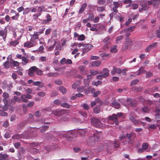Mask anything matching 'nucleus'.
Here are the masks:
<instances>
[{"label": "nucleus", "instance_id": "nucleus-1", "mask_svg": "<svg viewBox=\"0 0 160 160\" xmlns=\"http://www.w3.org/2000/svg\"><path fill=\"white\" fill-rule=\"evenodd\" d=\"M91 122L92 125L95 127H100L102 126L101 121L96 118H92L91 119Z\"/></svg>", "mask_w": 160, "mask_h": 160}, {"label": "nucleus", "instance_id": "nucleus-2", "mask_svg": "<svg viewBox=\"0 0 160 160\" xmlns=\"http://www.w3.org/2000/svg\"><path fill=\"white\" fill-rule=\"evenodd\" d=\"M98 134L94 133L93 134V137H90L88 138L87 142V144L90 145L92 143L94 142L97 139H98Z\"/></svg>", "mask_w": 160, "mask_h": 160}, {"label": "nucleus", "instance_id": "nucleus-3", "mask_svg": "<svg viewBox=\"0 0 160 160\" xmlns=\"http://www.w3.org/2000/svg\"><path fill=\"white\" fill-rule=\"evenodd\" d=\"M126 40L124 45L122 46V50L123 51L126 50L128 47H131L132 45V42L129 39V38L127 39L126 38Z\"/></svg>", "mask_w": 160, "mask_h": 160}, {"label": "nucleus", "instance_id": "nucleus-4", "mask_svg": "<svg viewBox=\"0 0 160 160\" xmlns=\"http://www.w3.org/2000/svg\"><path fill=\"white\" fill-rule=\"evenodd\" d=\"M148 5H152L154 7H157L160 3V0H150L148 1Z\"/></svg>", "mask_w": 160, "mask_h": 160}, {"label": "nucleus", "instance_id": "nucleus-5", "mask_svg": "<svg viewBox=\"0 0 160 160\" xmlns=\"http://www.w3.org/2000/svg\"><path fill=\"white\" fill-rule=\"evenodd\" d=\"M36 44L35 41H27L24 43L23 46L24 47L29 48L35 46Z\"/></svg>", "mask_w": 160, "mask_h": 160}, {"label": "nucleus", "instance_id": "nucleus-6", "mask_svg": "<svg viewBox=\"0 0 160 160\" xmlns=\"http://www.w3.org/2000/svg\"><path fill=\"white\" fill-rule=\"evenodd\" d=\"M74 37L75 38H77V40L78 41H82L85 39V37L84 34H82L79 35L77 33H74Z\"/></svg>", "mask_w": 160, "mask_h": 160}, {"label": "nucleus", "instance_id": "nucleus-7", "mask_svg": "<svg viewBox=\"0 0 160 160\" xmlns=\"http://www.w3.org/2000/svg\"><path fill=\"white\" fill-rule=\"evenodd\" d=\"M109 119L110 120L114 121L116 125H118L119 122L118 120V118L116 114H113L112 115L109 117Z\"/></svg>", "mask_w": 160, "mask_h": 160}, {"label": "nucleus", "instance_id": "nucleus-8", "mask_svg": "<svg viewBox=\"0 0 160 160\" xmlns=\"http://www.w3.org/2000/svg\"><path fill=\"white\" fill-rule=\"evenodd\" d=\"M7 34V30L6 28L4 30H0V36L2 38L4 41L6 40Z\"/></svg>", "mask_w": 160, "mask_h": 160}, {"label": "nucleus", "instance_id": "nucleus-9", "mask_svg": "<svg viewBox=\"0 0 160 160\" xmlns=\"http://www.w3.org/2000/svg\"><path fill=\"white\" fill-rule=\"evenodd\" d=\"M15 102H21L22 100L21 98L16 96H14L13 98H12L11 100V104L13 105L15 104Z\"/></svg>", "mask_w": 160, "mask_h": 160}, {"label": "nucleus", "instance_id": "nucleus-10", "mask_svg": "<svg viewBox=\"0 0 160 160\" xmlns=\"http://www.w3.org/2000/svg\"><path fill=\"white\" fill-rule=\"evenodd\" d=\"M93 46L92 45L89 44H85L84 46V48L82 50L83 53H85L88 52L90 48H92Z\"/></svg>", "mask_w": 160, "mask_h": 160}, {"label": "nucleus", "instance_id": "nucleus-11", "mask_svg": "<svg viewBox=\"0 0 160 160\" xmlns=\"http://www.w3.org/2000/svg\"><path fill=\"white\" fill-rule=\"evenodd\" d=\"M47 9L45 8L43 5H41L38 7V12L41 15L42 12H47Z\"/></svg>", "mask_w": 160, "mask_h": 160}, {"label": "nucleus", "instance_id": "nucleus-12", "mask_svg": "<svg viewBox=\"0 0 160 160\" xmlns=\"http://www.w3.org/2000/svg\"><path fill=\"white\" fill-rule=\"evenodd\" d=\"M37 33V32H35L33 34L30 35L31 37L30 41H35L36 39H38V36Z\"/></svg>", "mask_w": 160, "mask_h": 160}, {"label": "nucleus", "instance_id": "nucleus-13", "mask_svg": "<svg viewBox=\"0 0 160 160\" xmlns=\"http://www.w3.org/2000/svg\"><path fill=\"white\" fill-rule=\"evenodd\" d=\"M101 73L102 75L103 78H105L109 76V71L108 69L104 68L102 70V72H101Z\"/></svg>", "mask_w": 160, "mask_h": 160}, {"label": "nucleus", "instance_id": "nucleus-14", "mask_svg": "<svg viewBox=\"0 0 160 160\" xmlns=\"http://www.w3.org/2000/svg\"><path fill=\"white\" fill-rule=\"evenodd\" d=\"M158 43L157 42H154L152 44L148 45L145 51L146 52H149L150 51L151 49L155 47Z\"/></svg>", "mask_w": 160, "mask_h": 160}, {"label": "nucleus", "instance_id": "nucleus-15", "mask_svg": "<svg viewBox=\"0 0 160 160\" xmlns=\"http://www.w3.org/2000/svg\"><path fill=\"white\" fill-rule=\"evenodd\" d=\"M122 70L120 68H116L114 67L112 71L111 72V74L114 75L115 73L120 74L121 73Z\"/></svg>", "mask_w": 160, "mask_h": 160}, {"label": "nucleus", "instance_id": "nucleus-16", "mask_svg": "<svg viewBox=\"0 0 160 160\" xmlns=\"http://www.w3.org/2000/svg\"><path fill=\"white\" fill-rule=\"evenodd\" d=\"M79 135L81 137H83L86 135V130L85 129H79L78 130Z\"/></svg>", "mask_w": 160, "mask_h": 160}, {"label": "nucleus", "instance_id": "nucleus-17", "mask_svg": "<svg viewBox=\"0 0 160 160\" xmlns=\"http://www.w3.org/2000/svg\"><path fill=\"white\" fill-rule=\"evenodd\" d=\"M86 68V66L84 65H80L78 67V69L81 72H83V74H86L87 73L88 71L86 70L84 71L85 68Z\"/></svg>", "mask_w": 160, "mask_h": 160}, {"label": "nucleus", "instance_id": "nucleus-18", "mask_svg": "<svg viewBox=\"0 0 160 160\" xmlns=\"http://www.w3.org/2000/svg\"><path fill=\"white\" fill-rule=\"evenodd\" d=\"M65 135V137L67 139L71 138H73L74 134L72 132H66Z\"/></svg>", "mask_w": 160, "mask_h": 160}, {"label": "nucleus", "instance_id": "nucleus-19", "mask_svg": "<svg viewBox=\"0 0 160 160\" xmlns=\"http://www.w3.org/2000/svg\"><path fill=\"white\" fill-rule=\"evenodd\" d=\"M81 82L80 80H79L74 82L72 86V88L73 89L76 88L77 87L81 85Z\"/></svg>", "mask_w": 160, "mask_h": 160}, {"label": "nucleus", "instance_id": "nucleus-20", "mask_svg": "<svg viewBox=\"0 0 160 160\" xmlns=\"http://www.w3.org/2000/svg\"><path fill=\"white\" fill-rule=\"evenodd\" d=\"M112 104L113 107L116 109H119L120 106L119 103L116 101H114L112 102Z\"/></svg>", "mask_w": 160, "mask_h": 160}, {"label": "nucleus", "instance_id": "nucleus-21", "mask_svg": "<svg viewBox=\"0 0 160 160\" xmlns=\"http://www.w3.org/2000/svg\"><path fill=\"white\" fill-rule=\"evenodd\" d=\"M63 111H53L52 113L55 116H59L62 115L63 114Z\"/></svg>", "mask_w": 160, "mask_h": 160}, {"label": "nucleus", "instance_id": "nucleus-22", "mask_svg": "<svg viewBox=\"0 0 160 160\" xmlns=\"http://www.w3.org/2000/svg\"><path fill=\"white\" fill-rule=\"evenodd\" d=\"M28 58V56L26 57H23L22 58V63L23 65H26L29 62V60L27 59Z\"/></svg>", "mask_w": 160, "mask_h": 160}, {"label": "nucleus", "instance_id": "nucleus-23", "mask_svg": "<svg viewBox=\"0 0 160 160\" xmlns=\"http://www.w3.org/2000/svg\"><path fill=\"white\" fill-rule=\"evenodd\" d=\"M20 139H27L29 137V135L26 133H24L21 134H19Z\"/></svg>", "mask_w": 160, "mask_h": 160}, {"label": "nucleus", "instance_id": "nucleus-24", "mask_svg": "<svg viewBox=\"0 0 160 160\" xmlns=\"http://www.w3.org/2000/svg\"><path fill=\"white\" fill-rule=\"evenodd\" d=\"M117 46L116 45H114L110 48V51L112 52H116L118 51Z\"/></svg>", "mask_w": 160, "mask_h": 160}, {"label": "nucleus", "instance_id": "nucleus-25", "mask_svg": "<svg viewBox=\"0 0 160 160\" xmlns=\"http://www.w3.org/2000/svg\"><path fill=\"white\" fill-rule=\"evenodd\" d=\"M87 6V4L86 3H84V4H83L82 5L80 9L79 10L78 13L79 14H81L83 12V11L84 10L85 8Z\"/></svg>", "mask_w": 160, "mask_h": 160}, {"label": "nucleus", "instance_id": "nucleus-26", "mask_svg": "<svg viewBox=\"0 0 160 160\" xmlns=\"http://www.w3.org/2000/svg\"><path fill=\"white\" fill-rule=\"evenodd\" d=\"M142 8H139V12H141L142 11V10H143L144 11L146 10H147L149 8V6L147 5H142Z\"/></svg>", "mask_w": 160, "mask_h": 160}, {"label": "nucleus", "instance_id": "nucleus-27", "mask_svg": "<svg viewBox=\"0 0 160 160\" xmlns=\"http://www.w3.org/2000/svg\"><path fill=\"white\" fill-rule=\"evenodd\" d=\"M101 62L98 61H95L92 62V65L93 67H97L99 66Z\"/></svg>", "mask_w": 160, "mask_h": 160}, {"label": "nucleus", "instance_id": "nucleus-28", "mask_svg": "<svg viewBox=\"0 0 160 160\" xmlns=\"http://www.w3.org/2000/svg\"><path fill=\"white\" fill-rule=\"evenodd\" d=\"M135 27H136L135 26H131L125 29L124 30V32H128V31L132 32L133 31L134 29L135 28Z\"/></svg>", "mask_w": 160, "mask_h": 160}, {"label": "nucleus", "instance_id": "nucleus-29", "mask_svg": "<svg viewBox=\"0 0 160 160\" xmlns=\"http://www.w3.org/2000/svg\"><path fill=\"white\" fill-rule=\"evenodd\" d=\"M90 73L93 75H96L98 73L101 74V71H100L98 72L97 71H95L93 69H90Z\"/></svg>", "mask_w": 160, "mask_h": 160}, {"label": "nucleus", "instance_id": "nucleus-30", "mask_svg": "<svg viewBox=\"0 0 160 160\" xmlns=\"http://www.w3.org/2000/svg\"><path fill=\"white\" fill-rule=\"evenodd\" d=\"M8 155L6 154H0V160H5L6 158H8Z\"/></svg>", "mask_w": 160, "mask_h": 160}, {"label": "nucleus", "instance_id": "nucleus-31", "mask_svg": "<svg viewBox=\"0 0 160 160\" xmlns=\"http://www.w3.org/2000/svg\"><path fill=\"white\" fill-rule=\"evenodd\" d=\"M21 99L22 102H28V100L27 99V97L26 95H22L21 96Z\"/></svg>", "mask_w": 160, "mask_h": 160}, {"label": "nucleus", "instance_id": "nucleus-32", "mask_svg": "<svg viewBox=\"0 0 160 160\" xmlns=\"http://www.w3.org/2000/svg\"><path fill=\"white\" fill-rule=\"evenodd\" d=\"M59 90L63 94H65L67 92L66 89L63 86L60 87Z\"/></svg>", "mask_w": 160, "mask_h": 160}, {"label": "nucleus", "instance_id": "nucleus-33", "mask_svg": "<svg viewBox=\"0 0 160 160\" xmlns=\"http://www.w3.org/2000/svg\"><path fill=\"white\" fill-rule=\"evenodd\" d=\"M120 142L118 140H116L114 142V146L115 148L119 147L120 145Z\"/></svg>", "mask_w": 160, "mask_h": 160}, {"label": "nucleus", "instance_id": "nucleus-34", "mask_svg": "<svg viewBox=\"0 0 160 160\" xmlns=\"http://www.w3.org/2000/svg\"><path fill=\"white\" fill-rule=\"evenodd\" d=\"M48 126L47 125L44 126L42 127L40 130V132L42 133H43L45 132L46 130L48 129Z\"/></svg>", "mask_w": 160, "mask_h": 160}, {"label": "nucleus", "instance_id": "nucleus-35", "mask_svg": "<svg viewBox=\"0 0 160 160\" xmlns=\"http://www.w3.org/2000/svg\"><path fill=\"white\" fill-rule=\"evenodd\" d=\"M137 104V101L136 100H133L130 102V105L132 107H135Z\"/></svg>", "mask_w": 160, "mask_h": 160}, {"label": "nucleus", "instance_id": "nucleus-36", "mask_svg": "<svg viewBox=\"0 0 160 160\" xmlns=\"http://www.w3.org/2000/svg\"><path fill=\"white\" fill-rule=\"evenodd\" d=\"M159 88L158 87H154L149 89V91L151 92H153L156 91H158Z\"/></svg>", "mask_w": 160, "mask_h": 160}, {"label": "nucleus", "instance_id": "nucleus-37", "mask_svg": "<svg viewBox=\"0 0 160 160\" xmlns=\"http://www.w3.org/2000/svg\"><path fill=\"white\" fill-rule=\"evenodd\" d=\"M105 7L104 6L102 7H97V10L98 12H102L105 11Z\"/></svg>", "mask_w": 160, "mask_h": 160}, {"label": "nucleus", "instance_id": "nucleus-38", "mask_svg": "<svg viewBox=\"0 0 160 160\" xmlns=\"http://www.w3.org/2000/svg\"><path fill=\"white\" fill-rule=\"evenodd\" d=\"M149 144L148 143H144L142 145V148L143 150H145L148 148Z\"/></svg>", "mask_w": 160, "mask_h": 160}, {"label": "nucleus", "instance_id": "nucleus-39", "mask_svg": "<svg viewBox=\"0 0 160 160\" xmlns=\"http://www.w3.org/2000/svg\"><path fill=\"white\" fill-rule=\"evenodd\" d=\"M19 43L18 40H14L12 41L10 43V44L13 46H15Z\"/></svg>", "mask_w": 160, "mask_h": 160}, {"label": "nucleus", "instance_id": "nucleus-40", "mask_svg": "<svg viewBox=\"0 0 160 160\" xmlns=\"http://www.w3.org/2000/svg\"><path fill=\"white\" fill-rule=\"evenodd\" d=\"M110 39V37L108 36L107 37L105 38L103 40V43L105 44H108L109 45L110 42L108 41Z\"/></svg>", "mask_w": 160, "mask_h": 160}, {"label": "nucleus", "instance_id": "nucleus-41", "mask_svg": "<svg viewBox=\"0 0 160 160\" xmlns=\"http://www.w3.org/2000/svg\"><path fill=\"white\" fill-rule=\"evenodd\" d=\"M30 11V8H27L23 10V15L27 14Z\"/></svg>", "mask_w": 160, "mask_h": 160}, {"label": "nucleus", "instance_id": "nucleus-42", "mask_svg": "<svg viewBox=\"0 0 160 160\" xmlns=\"http://www.w3.org/2000/svg\"><path fill=\"white\" fill-rule=\"evenodd\" d=\"M82 45V43H78L76 42L72 43L71 45L70 46L71 47H73L74 46H77V45H78V47L79 48H80Z\"/></svg>", "mask_w": 160, "mask_h": 160}, {"label": "nucleus", "instance_id": "nucleus-43", "mask_svg": "<svg viewBox=\"0 0 160 160\" xmlns=\"http://www.w3.org/2000/svg\"><path fill=\"white\" fill-rule=\"evenodd\" d=\"M145 71L144 70L143 67H142L140 68L138 70V72L137 73L138 75L142 74Z\"/></svg>", "mask_w": 160, "mask_h": 160}, {"label": "nucleus", "instance_id": "nucleus-44", "mask_svg": "<svg viewBox=\"0 0 160 160\" xmlns=\"http://www.w3.org/2000/svg\"><path fill=\"white\" fill-rule=\"evenodd\" d=\"M12 138L13 139H19L20 135L19 134H14L12 137Z\"/></svg>", "mask_w": 160, "mask_h": 160}, {"label": "nucleus", "instance_id": "nucleus-45", "mask_svg": "<svg viewBox=\"0 0 160 160\" xmlns=\"http://www.w3.org/2000/svg\"><path fill=\"white\" fill-rule=\"evenodd\" d=\"M83 82L86 87H88L89 86V82L87 79H83Z\"/></svg>", "mask_w": 160, "mask_h": 160}, {"label": "nucleus", "instance_id": "nucleus-46", "mask_svg": "<svg viewBox=\"0 0 160 160\" xmlns=\"http://www.w3.org/2000/svg\"><path fill=\"white\" fill-rule=\"evenodd\" d=\"M19 16V14L18 13H16L15 16H12L11 17L12 20H17V19Z\"/></svg>", "mask_w": 160, "mask_h": 160}, {"label": "nucleus", "instance_id": "nucleus-47", "mask_svg": "<svg viewBox=\"0 0 160 160\" xmlns=\"http://www.w3.org/2000/svg\"><path fill=\"white\" fill-rule=\"evenodd\" d=\"M123 38V36L122 35L116 38V42L117 43H118L119 41Z\"/></svg>", "mask_w": 160, "mask_h": 160}, {"label": "nucleus", "instance_id": "nucleus-48", "mask_svg": "<svg viewBox=\"0 0 160 160\" xmlns=\"http://www.w3.org/2000/svg\"><path fill=\"white\" fill-rule=\"evenodd\" d=\"M11 63L13 66H18L19 64L18 62L15 61H13Z\"/></svg>", "mask_w": 160, "mask_h": 160}, {"label": "nucleus", "instance_id": "nucleus-49", "mask_svg": "<svg viewBox=\"0 0 160 160\" xmlns=\"http://www.w3.org/2000/svg\"><path fill=\"white\" fill-rule=\"evenodd\" d=\"M85 90V87L84 86H82L79 87L78 88V92H82Z\"/></svg>", "mask_w": 160, "mask_h": 160}, {"label": "nucleus", "instance_id": "nucleus-50", "mask_svg": "<svg viewBox=\"0 0 160 160\" xmlns=\"http://www.w3.org/2000/svg\"><path fill=\"white\" fill-rule=\"evenodd\" d=\"M57 74L56 73L50 72L47 74V76L48 77L57 76Z\"/></svg>", "mask_w": 160, "mask_h": 160}, {"label": "nucleus", "instance_id": "nucleus-51", "mask_svg": "<svg viewBox=\"0 0 160 160\" xmlns=\"http://www.w3.org/2000/svg\"><path fill=\"white\" fill-rule=\"evenodd\" d=\"M60 105L62 107H65L67 108H68L69 107V104L67 103H61Z\"/></svg>", "mask_w": 160, "mask_h": 160}, {"label": "nucleus", "instance_id": "nucleus-52", "mask_svg": "<svg viewBox=\"0 0 160 160\" xmlns=\"http://www.w3.org/2000/svg\"><path fill=\"white\" fill-rule=\"evenodd\" d=\"M94 18V16L93 14L90 13L88 15V18L90 21H92L93 20Z\"/></svg>", "mask_w": 160, "mask_h": 160}, {"label": "nucleus", "instance_id": "nucleus-53", "mask_svg": "<svg viewBox=\"0 0 160 160\" xmlns=\"http://www.w3.org/2000/svg\"><path fill=\"white\" fill-rule=\"evenodd\" d=\"M25 91L27 94H30L32 93V90L31 88H28L26 89Z\"/></svg>", "mask_w": 160, "mask_h": 160}, {"label": "nucleus", "instance_id": "nucleus-54", "mask_svg": "<svg viewBox=\"0 0 160 160\" xmlns=\"http://www.w3.org/2000/svg\"><path fill=\"white\" fill-rule=\"evenodd\" d=\"M4 67L5 68L8 69L9 68V62L8 61L5 62L3 64Z\"/></svg>", "mask_w": 160, "mask_h": 160}, {"label": "nucleus", "instance_id": "nucleus-55", "mask_svg": "<svg viewBox=\"0 0 160 160\" xmlns=\"http://www.w3.org/2000/svg\"><path fill=\"white\" fill-rule=\"evenodd\" d=\"M58 94L57 92L54 91H52L51 93V96L52 97H53L57 96Z\"/></svg>", "mask_w": 160, "mask_h": 160}, {"label": "nucleus", "instance_id": "nucleus-56", "mask_svg": "<svg viewBox=\"0 0 160 160\" xmlns=\"http://www.w3.org/2000/svg\"><path fill=\"white\" fill-rule=\"evenodd\" d=\"M79 113L83 117H86L87 116V113L86 112L84 111H80Z\"/></svg>", "mask_w": 160, "mask_h": 160}, {"label": "nucleus", "instance_id": "nucleus-57", "mask_svg": "<svg viewBox=\"0 0 160 160\" xmlns=\"http://www.w3.org/2000/svg\"><path fill=\"white\" fill-rule=\"evenodd\" d=\"M5 111H0V115L2 116H7L8 114L4 112Z\"/></svg>", "mask_w": 160, "mask_h": 160}, {"label": "nucleus", "instance_id": "nucleus-58", "mask_svg": "<svg viewBox=\"0 0 160 160\" xmlns=\"http://www.w3.org/2000/svg\"><path fill=\"white\" fill-rule=\"evenodd\" d=\"M41 15L40 13L38 12L37 13H36L33 15V17L34 19H36L38 17L40 16Z\"/></svg>", "mask_w": 160, "mask_h": 160}, {"label": "nucleus", "instance_id": "nucleus-59", "mask_svg": "<svg viewBox=\"0 0 160 160\" xmlns=\"http://www.w3.org/2000/svg\"><path fill=\"white\" fill-rule=\"evenodd\" d=\"M38 95L40 97H44L46 95V92H40L38 93Z\"/></svg>", "mask_w": 160, "mask_h": 160}, {"label": "nucleus", "instance_id": "nucleus-60", "mask_svg": "<svg viewBox=\"0 0 160 160\" xmlns=\"http://www.w3.org/2000/svg\"><path fill=\"white\" fill-rule=\"evenodd\" d=\"M138 81H139L138 79H135L133 80L131 82L130 85H134L137 83L138 82Z\"/></svg>", "mask_w": 160, "mask_h": 160}, {"label": "nucleus", "instance_id": "nucleus-61", "mask_svg": "<svg viewBox=\"0 0 160 160\" xmlns=\"http://www.w3.org/2000/svg\"><path fill=\"white\" fill-rule=\"evenodd\" d=\"M132 20V19L131 18H129L128 20L125 23V25L126 26H127L129 25L131 22Z\"/></svg>", "mask_w": 160, "mask_h": 160}, {"label": "nucleus", "instance_id": "nucleus-62", "mask_svg": "<svg viewBox=\"0 0 160 160\" xmlns=\"http://www.w3.org/2000/svg\"><path fill=\"white\" fill-rule=\"evenodd\" d=\"M46 21L47 22H49L51 20V16L49 14H47L46 16Z\"/></svg>", "mask_w": 160, "mask_h": 160}, {"label": "nucleus", "instance_id": "nucleus-63", "mask_svg": "<svg viewBox=\"0 0 160 160\" xmlns=\"http://www.w3.org/2000/svg\"><path fill=\"white\" fill-rule=\"evenodd\" d=\"M83 108L86 110H88L89 109V105L86 103H85L82 105Z\"/></svg>", "mask_w": 160, "mask_h": 160}, {"label": "nucleus", "instance_id": "nucleus-64", "mask_svg": "<svg viewBox=\"0 0 160 160\" xmlns=\"http://www.w3.org/2000/svg\"><path fill=\"white\" fill-rule=\"evenodd\" d=\"M66 59L65 58H62V60L60 61V62L61 64L63 65L64 64H66Z\"/></svg>", "mask_w": 160, "mask_h": 160}]
</instances>
